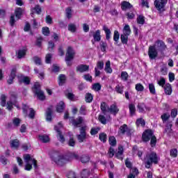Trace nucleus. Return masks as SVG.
<instances>
[{
    "instance_id": "nucleus-1",
    "label": "nucleus",
    "mask_w": 178,
    "mask_h": 178,
    "mask_svg": "<svg viewBox=\"0 0 178 178\" xmlns=\"http://www.w3.org/2000/svg\"><path fill=\"white\" fill-rule=\"evenodd\" d=\"M159 162V157L155 152H151L149 154L146 156V161L145 162V166L147 169H149L152 165V163L156 165Z\"/></svg>"
},
{
    "instance_id": "nucleus-2",
    "label": "nucleus",
    "mask_w": 178,
    "mask_h": 178,
    "mask_svg": "<svg viewBox=\"0 0 178 178\" xmlns=\"http://www.w3.org/2000/svg\"><path fill=\"white\" fill-rule=\"evenodd\" d=\"M142 138L145 143H147V141L151 140L150 145L152 147H155V145H156V137H155V136H154V133L152 132V131H151L149 129L146 130L143 133V134L142 136Z\"/></svg>"
},
{
    "instance_id": "nucleus-3",
    "label": "nucleus",
    "mask_w": 178,
    "mask_h": 178,
    "mask_svg": "<svg viewBox=\"0 0 178 178\" xmlns=\"http://www.w3.org/2000/svg\"><path fill=\"white\" fill-rule=\"evenodd\" d=\"M24 161L26 163L25 170H31L33 169V165L35 169H37V161L34 159L30 154L24 155Z\"/></svg>"
},
{
    "instance_id": "nucleus-4",
    "label": "nucleus",
    "mask_w": 178,
    "mask_h": 178,
    "mask_svg": "<svg viewBox=\"0 0 178 178\" xmlns=\"http://www.w3.org/2000/svg\"><path fill=\"white\" fill-rule=\"evenodd\" d=\"M51 160L54 161V162H55V163L58 166H63V165L69 162L67 157L62 155H58L57 154H54L51 156Z\"/></svg>"
},
{
    "instance_id": "nucleus-5",
    "label": "nucleus",
    "mask_w": 178,
    "mask_h": 178,
    "mask_svg": "<svg viewBox=\"0 0 178 178\" xmlns=\"http://www.w3.org/2000/svg\"><path fill=\"white\" fill-rule=\"evenodd\" d=\"M40 83H35L33 86V92L35 94V95H37L38 99H40V101H44V99H45V95H44V92L40 90Z\"/></svg>"
},
{
    "instance_id": "nucleus-6",
    "label": "nucleus",
    "mask_w": 178,
    "mask_h": 178,
    "mask_svg": "<svg viewBox=\"0 0 178 178\" xmlns=\"http://www.w3.org/2000/svg\"><path fill=\"white\" fill-rule=\"evenodd\" d=\"M168 3V0H155L154 6L159 12H163L165 10V6Z\"/></svg>"
},
{
    "instance_id": "nucleus-7",
    "label": "nucleus",
    "mask_w": 178,
    "mask_h": 178,
    "mask_svg": "<svg viewBox=\"0 0 178 178\" xmlns=\"http://www.w3.org/2000/svg\"><path fill=\"white\" fill-rule=\"evenodd\" d=\"M73 58H74V50H73V48L69 47L65 56V61L67 62V66L72 65L70 60H72Z\"/></svg>"
},
{
    "instance_id": "nucleus-8",
    "label": "nucleus",
    "mask_w": 178,
    "mask_h": 178,
    "mask_svg": "<svg viewBox=\"0 0 178 178\" xmlns=\"http://www.w3.org/2000/svg\"><path fill=\"white\" fill-rule=\"evenodd\" d=\"M62 127H63V125H62V123L59 122L58 125L54 127V130L57 131V137L59 141H60V143H65V137L63 136L62 133L60 132Z\"/></svg>"
},
{
    "instance_id": "nucleus-9",
    "label": "nucleus",
    "mask_w": 178,
    "mask_h": 178,
    "mask_svg": "<svg viewBox=\"0 0 178 178\" xmlns=\"http://www.w3.org/2000/svg\"><path fill=\"white\" fill-rule=\"evenodd\" d=\"M80 134L77 135V138L79 143H83L84 140L87 138V134L86 131L87 130V126H83L80 128Z\"/></svg>"
},
{
    "instance_id": "nucleus-10",
    "label": "nucleus",
    "mask_w": 178,
    "mask_h": 178,
    "mask_svg": "<svg viewBox=\"0 0 178 178\" xmlns=\"http://www.w3.org/2000/svg\"><path fill=\"white\" fill-rule=\"evenodd\" d=\"M23 112L24 113H25V115H27V112L29 111L30 113L29 115V117L31 119H34V116H35V111H34V110L33 108H30V107H29V106L24 104L23 106Z\"/></svg>"
},
{
    "instance_id": "nucleus-11",
    "label": "nucleus",
    "mask_w": 178,
    "mask_h": 178,
    "mask_svg": "<svg viewBox=\"0 0 178 178\" xmlns=\"http://www.w3.org/2000/svg\"><path fill=\"white\" fill-rule=\"evenodd\" d=\"M148 55L150 59H155V58L158 56V51H156L155 46H150L149 47Z\"/></svg>"
},
{
    "instance_id": "nucleus-12",
    "label": "nucleus",
    "mask_w": 178,
    "mask_h": 178,
    "mask_svg": "<svg viewBox=\"0 0 178 178\" xmlns=\"http://www.w3.org/2000/svg\"><path fill=\"white\" fill-rule=\"evenodd\" d=\"M108 112L110 113H113V115H117L118 112H119V108L116 104H112L109 108H108Z\"/></svg>"
},
{
    "instance_id": "nucleus-13",
    "label": "nucleus",
    "mask_w": 178,
    "mask_h": 178,
    "mask_svg": "<svg viewBox=\"0 0 178 178\" xmlns=\"http://www.w3.org/2000/svg\"><path fill=\"white\" fill-rule=\"evenodd\" d=\"M164 92L166 95H172V85L166 83L163 87Z\"/></svg>"
},
{
    "instance_id": "nucleus-14",
    "label": "nucleus",
    "mask_w": 178,
    "mask_h": 178,
    "mask_svg": "<svg viewBox=\"0 0 178 178\" xmlns=\"http://www.w3.org/2000/svg\"><path fill=\"white\" fill-rule=\"evenodd\" d=\"M27 52V49L26 48L19 49L17 51V57L18 59H22V58H24L26 56V53Z\"/></svg>"
},
{
    "instance_id": "nucleus-15",
    "label": "nucleus",
    "mask_w": 178,
    "mask_h": 178,
    "mask_svg": "<svg viewBox=\"0 0 178 178\" xmlns=\"http://www.w3.org/2000/svg\"><path fill=\"white\" fill-rule=\"evenodd\" d=\"M72 123L74 126V127H79L80 124L83 123V118L79 117L76 120H72Z\"/></svg>"
},
{
    "instance_id": "nucleus-16",
    "label": "nucleus",
    "mask_w": 178,
    "mask_h": 178,
    "mask_svg": "<svg viewBox=\"0 0 178 178\" xmlns=\"http://www.w3.org/2000/svg\"><path fill=\"white\" fill-rule=\"evenodd\" d=\"M123 151H124L123 146H120L118 147V152L115 154V156L116 158H118V159H121V161L123 159Z\"/></svg>"
},
{
    "instance_id": "nucleus-17",
    "label": "nucleus",
    "mask_w": 178,
    "mask_h": 178,
    "mask_svg": "<svg viewBox=\"0 0 178 178\" xmlns=\"http://www.w3.org/2000/svg\"><path fill=\"white\" fill-rule=\"evenodd\" d=\"M89 68L90 67L87 65H81L76 67V70L80 73H83V72H87Z\"/></svg>"
},
{
    "instance_id": "nucleus-18",
    "label": "nucleus",
    "mask_w": 178,
    "mask_h": 178,
    "mask_svg": "<svg viewBox=\"0 0 178 178\" xmlns=\"http://www.w3.org/2000/svg\"><path fill=\"white\" fill-rule=\"evenodd\" d=\"M46 120L47 122L52 120V107L47 108L46 111Z\"/></svg>"
},
{
    "instance_id": "nucleus-19",
    "label": "nucleus",
    "mask_w": 178,
    "mask_h": 178,
    "mask_svg": "<svg viewBox=\"0 0 178 178\" xmlns=\"http://www.w3.org/2000/svg\"><path fill=\"white\" fill-rule=\"evenodd\" d=\"M104 70L106 73H108L109 74H111L113 72V70H112V67H111L110 60H108L106 62Z\"/></svg>"
},
{
    "instance_id": "nucleus-20",
    "label": "nucleus",
    "mask_w": 178,
    "mask_h": 178,
    "mask_svg": "<svg viewBox=\"0 0 178 178\" xmlns=\"http://www.w3.org/2000/svg\"><path fill=\"white\" fill-rule=\"evenodd\" d=\"M133 6L127 1H122L121 3V9L122 10H127V9H131Z\"/></svg>"
},
{
    "instance_id": "nucleus-21",
    "label": "nucleus",
    "mask_w": 178,
    "mask_h": 178,
    "mask_svg": "<svg viewBox=\"0 0 178 178\" xmlns=\"http://www.w3.org/2000/svg\"><path fill=\"white\" fill-rule=\"evenodd\" d=\"M138 175V169L136 168H132L131 169V172L128 176V178H136V176Z\"/></svg>"
},
{
    "instance_id": "nucleus-22",
    "label": "nucleus",
    "mask_w": 178,
    "mask_h": 178,
    "mask_svg": "<svg viewBox=\"0 0 178 178\" xmlns=\"http://www.w3.org/2000/svg\"><path fill=\"white\" fill-rule=\"evenodd\" d=\"M103 30L106 34V40H111V35L112 34V32H111V29H109L108 26H104Z\"/></svg>"
},
{
    "instance_id": "nucleus-23",
    "label": "nucleus",
    "mask_w": 178,
    "mask_h": 178,
    "mask_svg": "<svg viewBox=\"0 0 178 178\" xmlns=\"http://www.w3.org/2000/svg\"><path fill=\"white\" fill-rule=\"evenodd\" d=\"M122 34L125 35H130L131 34V29H130V26L129 24H125L122 29Z\"/></svg>"
},
{
    "instance_id": "nucleus-24",
    "label": "nucleus",
    "mask_w": 178,
    "mask_h": 178,
    "mask_svg": "<svg viewBox=\"0 0 178 178\" xmlns=\"http://www.w3.org/2000/svg\"><path fill=\"white\" fill-rule=\"evenodd\" d=\"M156 44H157L158 48H159L161 51H165V49H166V44H165V42H163V41L157 40L156 42Z\"/></svg>"
},
{
    "instance_id": "nucleus-25",
    "label": "nucleus",
    "mask_w": 178,
    "mask_h": 178,
    "mask_svg": "<svg viewBox=\"0 0 178 178\" xmlns=\"http://www.w3.org/2000/svg\"><path fill=\"white\" fill-rule=\"evenodd\" d=\"M23 9H22V8H17L15 9V17L17 18V20H19V19H21L22 17V15H23Z\"/></svg>"
},
{
    "instance_id": "nucleus-26",
    "label": "nucleus",
    "mask_w": 178,
    "mask_h": 178,
    "mask_svg": "<svg viewBox=\"0 0 178 178\" xmlns=\"http://www.w3.org/2000/svg\"><path fill=\"white\" fill-rule=\"evenodd\" d=\"M65 110V103L63 102H60L56 106V111L58 113L63 112Z\"/></svg>"
},
{
    "instance_id": "nucleus-27",
    "label": "nucleus",
    "mask_w": 178,
    "mask_h": 178,
    "mask_svg": "<svg viewBox=\"0 0 178 178\" xmlns=\"http://www.w3.org/2000/svg\"><path fill=\"white\" fill-rule=\"evenodd\" d=\"M93 38L95 41H101V31L99 30H97L95 32H94Z\"/></svg>"
},
{
    "instance_id": "nucleus-28",
    "label": "nucleus",
    "mask_w": 178,
    "mask_h": 178,
    "mask_svg": "<svg viewBox=\"0 0 178 178\" xmlns=\"http://www.w3.org/2000/svg\"><path fill=\"white\" fill-rule=\"evenodd\" d=\"M145 109H147V106L144 103H139L138 104V111L140 113H144L145 112Z\"/></svg>"
},
{
    "instance_id": "nucleus-29",
    "label": "nucleus",
    "mask_w": 178,
    "mask_h": 178,
    "mask_svg": "<svg viewBox=\"0 0 178 178\" xmlns=\"http://www.w3.org/2000/svg\"><path fill=\"white\" fill-rule=\"evenodd\" d=\"M65 97L70 99V101H76V97H74V95L72 92H69L68 91L65 92Z\"/></svg>"
},
{
    "instance_id": "nucleus-30",
    "label": "nucleus",
    "mask_w": 178,
    "mask_h": 178,
    "mask_svg": "<svg viewBox=\"0 0 178 178\" xmlns=\"http://www.w3.org/2000/svg\"><path fill=\"white\" fill-rule=\"evenodd\" d=\"M39 140L42 141V143H49V136L47 135H40Z\"/></svg>"
},
{
    "instance_id": "nucleus-31",
    "label": "nucleus",
    "mask_w": 178,
    "mask_h": 178,
    "mask_svg": "<svg viewBox=\"0 0 178 178\" xmlns=\"http://www.w3.org/2000/svg\"><path fill=\"white\" fill-rule=\"evenodd\" d=\"M10 147L12 148H18L19 145H20V143H19V140L17 139L13 140L10 142Z\"/></svg>"
},
{
    "instance_id": "nucleus-32",
    "label": "nucleus",
    "mask_w": 178,
    "mask_h": 178,
    "mask_svg": "<svg viewBox=\"0 0 178 178\" xmlns=\"http://www.w3.org/2000/svg\"><path fill=\"white\" fill-rule=\"evenodd\" d=\"M160 72L163 76H166V74H168V66L166 64L162 65Z\"/></svg>"
},
{
    "instance_id": "nucleus-33",
    "label": "nucleus",
    "mask_w": 178,
    "mask_h": 178,
    "mask_svg": "<svg viewBox=\"0 0 178 178\" xmlns=\"http://www.w3.org/2000/svg\"><path fill=\"white\" fill-rule=\"evenodd\" d=\"M120 40L122 44H127L129 41V35L121 34Z\"/></svg>"
},
{
    "instance_id": "nucleus-34",
    "label": "nucleus",
    "mask_w": 178,
    "mask_h": 178,
    "mask_svg": "<svg viewBox=\"0 0 178 178\" xmlns=\"http://www.w3.org/2000/svg\"><path fill=\"white\" fill-rule=\"evenodd\" d=\"M149 91L150 94H152V95H156V90H155V85H154V83L149 84Z\"/></svg>"
},
{
    "instance_id": "nucleus-35",
    "label": "nucleus",
    "mask_w": 178,
    "mask_h": 178,
    "mask_svg": "<svg viewBox=\"0 0 178 178\" xmlns=\"http://www.w3.org/2000/svg\"><path fill=\"white\" fill-rule=\"evenodd\" d=\"M157 84L160 86V87H165L166 86V80L163 77H161L159 80L157 81Z\"/></svg>"
},
{
    "instance_id": "nucleus-36",
    "label": "nucleus",
    "mask_w": 178,
    "mask_h": 178,
    "mask_svg": "<svg viewBox=\"0 0 178 178\" xmlns=\"http://www.w3.org/2000/svg\"><path fill=\"white\" fill-rule=\"evenodd\" d=\"M66 81V76L63 74H60L58 76V84L59 86H62Z\"/></svg>"
},
{
    "instance_id": "nucleus-37",
    "label": "nucleus",
    "mask_w": 178,
    "mask_h": 178,
    "mask_svg": "<svg viewBox=\"0 0 178 178\" xmlns=\"http://www.w3.org/2000/svg\"><path fill=\"white\" fill-rule=\"evenodd\" d=\"M31 15L34 13H37L38 15H40L41 13V7L40 6H35V8H31Z\"/></svg>"
},
{
    "instance_id": "nucleus-38",
    "label": "nucleus",
    "mask_w": 178,
    "mask_h": 178,
    "mask_svg": "<svg viewBox=\"0 0 178 178\" xmlns=\"http://www.w3.org/2000/svg\"><path fill=\"white\" fill-rule=\"evenodd\" d=\"M21 122H22V120L19 118H15L13 120V124L14 127H19V126H20Z\"/></svg>"
},
{
    "instance_id": "nucleus-39",
    "label": "nucleus",
    "mask_w": 178,
    "mask_h": 178,
    "mask_svg": "<svg viewBox=\"0 0 178 178\" xmlns=\"http://www.w3.org/2000/svg\"><path fill=\"white\" fill-rule=\"evenodd\" d=\"M136 123L137 126H141L142 127H144V126H145V120H144V119L143 118H138L136 120Z\"/></svg>"
},
{
    "instance_id": "nucleus-40",
    "label": "nucleus",
    "mask_w": 178,
    "mask_h": 178,
    "mask_svg": "<svg viewBox=\"0 0 178 178\" xmlns=\"http://www.w3.org/2000/svg\"><path fill=\"white\" fill-rule=\"evenodd\" d=\"M124 87L122 85H117L115 86V91L118 94H123V89Z\"/></svg>"
},
{
    "instance_id": "nucleus-41",
    "label": "nucleus",
    "mask_w": 178,
    "mask_h": 178,
    "mask_svg": "<svg viewBox=\"0 0 178 178\" xmlns=\"http://www.w3.org/2000/svg\"><path fill=\"white\" fill-rule=\"evenodd\" d=\"M129 112L131 116H133V115L136 113V106H134V104H131L129 105Z\"/></svg>"
},
{
    "instance_id": "nucleus-42",
    "label": "nucleus",
    "mask_w": 178,
    "mask_h": 178,
    "mask_svg": "<svg viewBox=\"0 0 178 178\" xmlns=\"http://www.w3.org/2000/svg\"><path fill=\"white\" fill-rule=\"evenodd\" d=\"M107 47H108V44L105 42L104 41L100 42V49L101 51H102V52H105V51H106Z\"/></svg>"
},
{
    "instance_id": "nucleus-43",
    "label": "nucleus",
    "mask_w": 178,
    "mask_h": 178,
    "mask_svg": "<svg viewBox=\"0 0 178 178\" xmlns=\"http://www.w3.org/2000/svg\"><path fill=\"white\" fill-rule=\"evenodd\" d=\"M42 33L43 34V35H46L47 37H48V35H49V28H48V26H44L42 29Z\"/></svg>"
},
{
    "instance_id": "nucleus-44",
    "label": "nucleus",
    "mask_w": 178,
    "mask_h": 178,
    "mask_svg": "<svg viewBox=\"0 0 178 178\" xmlns=\"http://www.w3.org/2000/svg\"><path fill=\"white\" fill-rule=\"evenodd\" d=\"M108 141L110 145H112V147L116 145V138H115V136H110Z\"/></svg>"
},
{
    "instance_id": "nucleus-45",
    "label": "nucleus",
    "mask_w": 178,
    "mask_h": 178,
    "mask_svg": "<svg viewBox=\"0 0 178 178\" xmlns=\"http://www.w3.org/2000/svg\"><path fill=\"white\" fill-rule=\"evenodd\" d=\"M137 23L138 24H144V23H145V19H144V16L139 15L137 18Z\"/></svg>"
},
{
    "instance_id": "nucleus-46",
    "label": "nucleus",
    "mask_w": 178,
    "mask_h": 178,
    "mask_svg": "<svg viewBox=\"0 0 178 178\" xmlns=\"http://www.w3.org/2000/svg\"><path fill=\"white\" fill-rule=\"evenodd\" d=\"M100 108H101V110L102 111V112H103L104 113H106V111L108 110V105L106 104V103L102 102V103L101 104Z\"/></svg>"
},
{
    "instance_id": "nucleus-47",
    "label": "nucleus",
    "mask_w": 178,
    "mask_h": 178,
    "mask_svg": "<svg viewBox=\"0 0 178 178\" xmlns=\"http://www.w3.org/2000/svg\"><path fill=\"white\" fill-rule=\"evenodd\" d=\"M136 91L142 92L144 91V86L141 83H137L135 86Z\"/></svg>"
},
{
    "instance_id": "nucleus-48",
    "label": "nucleus",
    "mask_w": 178,
    "mask_h": 178,
    "mask_svg": "<svg viewBox=\"0 0 178 178\" xmlns=\"http://www.w3.org/2000/svg\"><path fill=\"white\" fill-rule=\"evenodd\" d=\"M120 37V35L119 34V31H115L114 35H113V40L114 41H115V42H118L119 41Z\"/></svg>"
},
{
    "instance_id": "nucleus-49",
    "label": "nucleus",
    "mask_w": 178,
    "mask_h": 178,
    "mask_svg": "<svg viewBox=\"0 0 178 178\" xmlns=\"http://www.w3.org/2000/svg\"><path fill=\"white\" fill-rule=\"evenodd\" d=\"M127 125L126 124H123L120 127V133H121L122 134H124L126 131H127Z\"/></svg>"
},
{
    "instance_id": "nucleus-50",
    "label": "nucleus",
    "mask_w": 178,
    "mask_h": 178,
    "mask_svg": "<svg viewBox=\"0 0 178 178\" xmlns=\"http://www.w3.org/2000/svg\"><path fill=\"white\" fill-rule=\"evenodd\" d=\"M89 161L90 157L87 155H83L81 158V162H82V163H87V162H88Z\"/></svg>"
},
{
    "instance_id": "nucleus-51",
    "label": "nucleus",
    "mask_w": 178,
    "mask_h": 178,
    "mask_svg": "<svg viewBox=\"0 0 178 178\" xmlns=\"http://www.w3.org/2000/svg\"><path fill=\"white\" fill-rule=\"evenodd\" d=\"M129 78V74L127 72H122L121 73V79L124 81H127V79Z\"/></svg>"
},
{
    "instance_id": "nucleus-52",
    "label": "nucleus",
    "mask_w": 178,
    "mask_h": 178,
    "mask_svg": "<svg viewBox=\"0 0 178 178\" xmlns=\"http://www.w3.org/2000/svg\"><path fill=\"white\" fill-rule=\"evenodd\" d=\"M165 133H171L172 131V123L169 122L167 124L165 129Z\"/></svg>"
},
{
    "instance_id": "nucleus-53",
    "label": "nucleus",
    "mask_w": 178,
    "mask_h": 178,
    "mask_svg": "<svg viewBox=\"0 0 178 178\" xmlns=\"http://www.w3.org/2000/svg\"><path fill=\"white\" fill-rule=\"evenodd\" d=\"M5 105H6V96L2 95L1 97V106H5Z\"/></svg>"
},
{
    "instance_id": "nucleus-54",
    "label": "nucleus",
    "mask_w": 178,
    "mask_h": 178,
    "mask_svg": "<svg viewBox=\"0 0 178 178\" xmlns=\"http://www.w3.org/2000/svg\"><path fill=\"white\" fill-rule=\"evenodd\" d=\"M68 30L71 31V33H74L76 31V25L73 24H70L68 25Z\"/></svg>"
},
{
    "instance_id": "nucleus-55",
    "label": "nucleus",
    "mask_w": 178,
    "mask_h": 178,
    "mask_svg": "<svg viewBox=\"0 0 178 178\" xmlns=\"http://www.w3.org/2000/svg\"><path fill=\"white\" fill-rule=\"evenodd\" d=\"M169 118H170V115L168 113H165L161 115L163 122H166Z\"/></svg>"
},
{
    "instance_id": "nucleus-56",
    "label": "nucleus",
    "mask_w": 178,
    "mask_h": 178,
    "mask_svg": "<svg viewBox=\"0 0 178 178\" xmlns=\"http://www.w3.org/2000/svg\"><path fill=\"white\" fill-rule=\"evenodd\" d=\"M33 60L35 65H41V58L38 56H35L33 58Z\"/></svg>"
},
{
    "instance_id": "nucleus-57",
    "label": "nucleus",
    "mask_w": 178,
    "mask_h": 178,
    "mask_svg": "<svg viewBox=\"0 0 178 178\" xmlns=\"http://www.w3.org/2000/svg\"><path fill=\"white\" fill-rule=\"evenodd\" d=\"M99 138L100 140V141H102L103 143H106V135L104 133L100 134Z\"/></svg>"
},
{
    "instance_id": "nucleus-58",
    "label": "nucleus",
    "mask_w": 178,
    "mask_h": 178,
    "mask_svg": "<svg viewBox=\"0 0 178 178\" xmlns=\"http://www.w3.org/2000/svg\"><path fill=\"white\" fill-rule=\"evenodd\" d=\"M92 90H94V91H99L101 90V84L95 83L92 86Z\"/></svg>"
},
{
    "instance_id": "nucleus-59",
    "label": "nucleus",
    "mask_w": 178,
    "mask_h": 178,
    "mask_svg": "<svg viewBox=\"0 0 178 178\" xmlns=\"http://www.w3.org/2000/svg\"><path fill=\"white\" fill-rule=\"evenodd\" d=\"M86 102H92V95L91 93H87L86 95Z\"/></svg>"
},
{
    "instance_id": "nucleus-60",
    "label": "nucleus",
    "mask_w": 178,
    "mask_h": 178,
    "mask_svg": "<svg viewBox=\"0 0 178 178\" xmlns=\"http://www.w3.org/2000/svg\"><path fill=\"white\" fill-rule=\"evenodd\" d=\"M51 59H52V54H47L45 57L46 63H51Z\"/></svg>"
},
{
    "instance_id": "nucleus-61",
    "label": "nucleus",
    "mask_w": 178,
    "mask_h": 178,
    "mask_svg": "<svg viewBox=\"0 0 178 178\" xmlns=\"http://www.w3.org/2000/svg\"><path fill=\"white\" fill-rule=\"evenodd\" d=\"M99 120L102 124H106V118L104 115H99Z\"/></svg>"
},
{
    "instance_id": "nucleus-62",
    "label": "nucleus",
    "mask_w": 178,
    "mask_h": 178,
    "mask_svg": "<svg viewBox=\"0 0 178 178\" xmlns=\"http://www.w3.org/2000/svg\"><path fill=\"white\" fill-rule=\"evenodd\" d=\"M96 67L97 69H99V70H102L104 69V61H98Z\"/></svg>"
},
{
    "instance_id": "nucleus-63",
    "label": "nucleus",
    "mask_w": 178,
    "mask_h": 178,
    "mask_svg": "<svg viewBox=\"0 0 178 178\" xmlns=\"http://www.w3.org/2000/svg\"><path fill=\"white\" fill-rule=\"evenodd\" d=\"M66 16L68 19L72 17V9L70 8L66 9Z\"/></svg>"
},
{
    "instance_id": "nucleus-64",
    "label": "nucleus",
    "mask_w": 178,
    "mask_h": 178,
    "mask_svg": "<svg viewBox=\"0 0 178 178\" xmlns=\"http://www.w3.org/2000/svg\"><path fill=\"white\" fill-rule=\"evenodd\" d=\"M67 178H76V174L73 171H70L67 174Z\"/></svg>"
}]
</instances>
